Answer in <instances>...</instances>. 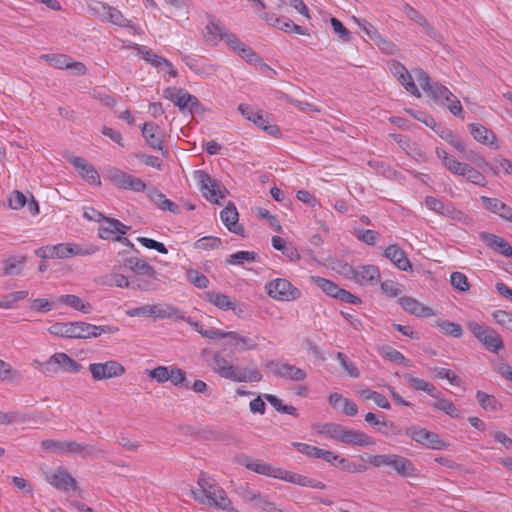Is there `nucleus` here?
Masks as SVG:
<instances>
[{"label": "nucleus", "mask_w": 512, "mask_h": 512, "mask_svg": "<svg viewBox=\"0 0 512 512\" xmlns=\"http://www.w3.org/2000/svg\"><path fill=\"white\" fill-rule=\"evenodd\" d=\"M310 280L313 284L319 287L326 295L335 299L337 298L341 288L336 283L320 276H311Z\"/></svg>", "instance_id": "58836bf2"}, {"label": "nucleus", "mask_w": 512, "mask_h": 512, "mask_svg": "<svg viewBox=\"0 0 512 512\" xmlns=\"http://www.w3.org/2000/svg\"><path fill=\"white\" fill-rule=\"evenodd\" d=\"M428 430L418 425H411L405 429V434L410 437L413 441L423 445Z\"/></svg>", "instance_id": "338daca9"}, {"label": "nucleus", "mask_w": 512, "mask_h": 512, "mask_svg": "<svg viewBox=\"0 0 512 512\" xmlns=\"http://www.w3.org/2000/svg\"><path fill=\"white\" fill-rule=\"evenodd\" d=\"M105 22H110V23L120 26V27L134 28L132 21L126 19L123 16V14L114 7H111L108 17Z\"/></svg>", "instance_id": "bf43d9fd"}, {"label": "nucleus", "mask_w": 512, "mask_h": 512, "mask_svg": "<svg viewBox=\"0 0 512 512\" xmlns=\"http://www.w3.org/2000/svg\"><path fill=\"white\" fill-rule=\"evenodd\" d=\"M37 415L30 412L10 411L7 412V425L15 423H27L32 420H36Z\"/></svg>", "instance_id": "13d9d810"}, {"label": "nucleus", "mask_w": 512, "mask_h": 512, "mask_svg": "<svg viewBox=\"0 0 512 512\" xmlns=\"http://www.w3.org/2000/svg\"><path fill=\"white\" fill-rule=\"evenodd\" d=\"M182 60L191 71L202 77H208L217 70L216 65L207 62L204 58L182 55Z\"/></svg>", "instance_id": "6ab92c4d"}, {"label": "nucleus", "mask_w": 512, "mask_h": 512, "mask_svg": "<svg viewBox=\"0 0 512 512\" xmlns=\"http://www.w3.org/2000/svg\"><path fill=\"white\" fill-rule=\"evenodd\" d=\"M480 240L491 250L512 258V246L502 237L492 233H480Z\"/></svg>", "instance_id": "dca6fc26"}, {"label": "nucleus", "mask_w": 512, "mask_h": 512, "mask_svg": "<svg viewBox=\"0 0 512 512\" xmlns=\"http://www.w3.org/2000/svg\"><path fill=\"white\" fill-rule=\"evenodd\" d=\"M404 379L415 390L424 391L433 398H438L439 391L430 382L414 377L412 374H405Z\"/></svg>", "instance_id": "c756f323"}, {"label": "nucleus", "mask_w": 512, "mask_h": 512, "mask_svg": "<svg viewBox=\"0 0 512 512\" xmlns=\"http://www.w3.org/2000/svg\"><path fill=\"white\" fill-rule=\"evenodd\" d=\"M39 58L57 69H66L70 56L65 54H42Z\"/></svg>", "instance_id": "5fc2aeb1"}, {"label": "nucleus", "mask_w": 512, "mask_h": 512, "mask_svg": "<svg viewBox=\"0 0 512 512\" xmlns=\"http://www.w3.org/2000/svg\"><path fill=\"white\" fill-rule=\"evenodd\" d=\"M238 110L247 120L253 122L257 127L261 128L269 135H280L278 126L269 124L267 116H265L261 111H255L253 107L246 104H240L238 106Z\"/></svg>", "instance_id": "9b49d317"}, {"label": "nucleus", "mask_w": 512, "mask_h": 512, "mask_svg": "<svg viewBox=\"0 0 512 512\" xmlns=\"http://www.w3.org/2000/svg\"><path fill=\"white\" fill-rule=\"evenodd\" d=\"M469 182L484 187L487 184L486 178L482 172L469 166L467 164L464 173L462 174Z\"/></svg>", "instance_id": "680f3d73"}, {"label": "nucleus", "mask_w": 512, "mask_h": 512, "mask_svg": "<svg viewBox=\"0 0 512 512\" xmlns=\"http://www.w3.org/2000/svg\"><path fill=\"white\" fill-rule=\"evenodd\" d=\"M47 481L55 488L65 492L77 488L76 480L64 468H59L54 473L47 475Z\"/></svg>", "instance_id": "a211bd4d"}, {"label": "nucleus", "mask_w": 512, "mask_h": 512, "mask_svg": "<svg viewBox=\"0 0 512 512\" xmlns=\"http://www.w3.org/2000/svg\"><path fill=\"white\" fill-rule=\"evenodd\" d=\"M205 498H207V503L210 506L222 510L227 508L228 504L231 502L225 490L219 485H214V490L211 492V494H206Z\"/></svg>", "instance_id": "2f4dec72"}, {"label": "nucleus", "mask_w": 512, "mask_h": 512, "mask_svg": "<svg viewBox=\"0 0 512 512\" xmlns=\"http://www.w3.org/2000/svg\"><path fill=\"white\" fill-rule=\"evenodd\" d=\"M148 376L155 379L158 383H164L171 378V368L166 366H157L152 370H147Z\"/></svg>", "instance_id": "0e129e2a"}, {"label": "nucleus", "mask_w": 512, "mask_h": 512, "mask_svg": "<svg viewBox=\"0 0 512 512\" xmlns=\"http://www.w3.org/2000/svg\"><path fill=\"white\" fill-rule=\"evenodd\" d=\"M476 399L484 410L497 411L499 408V402L497 399L483 391L479 390L476 392Z\"/></svg>", "instance_id": "864d4df0"}, {"label": "nucleus", "mask_w": 512, "mask_h": 512, "mask_svg": "<svg viewBox=\"0 0 512 512\" xmlns=\"http://www.w3.org/2000/svg\"><path fill=\"white\" fill-rule=\"evenodd\" d=\"M66 243H60L52 246H42L35 250V254L43 259L48 258H65Z\"/></svg>", "instance_id": "e433bc0d"}, {"label": "nucleus", "mask_w": 512, "mask_h": 512, "mask_svg": "<svg viewBox=\"0 0 512 512\" xmlns=\"http://www.w3.org/2000/svg\"><path fill=\"white\" fill-rule=\"evenodd\" d=\"M264 398L274 407L277 412L297 416V410L294 406L286 405L275 395L264 394Z\"/></svg>", "instance_id": "de8ad7c7"}, {"label": "nucleus", "mask_w": 512, "mask_h": 512, "mask_svg": "<svg viewBox=\"0 0 512 512\" xmlns=\"http://www.w3.org/2000/svg\"><path fill=\"white\" fill-rule=\"evenodd\" d=\"M346 429L347 428L341 424L326 423L323 425L320 433L325 435L328 438H331L333 440H336V441L342 443Z\"/></svg>", "instance_id": "c03bdc74"}, {"label": "nucleus", "mask_w": 512, "mask_h": 512, "mask_svg": "<svg viewBox=\"0 0 512 512\" xmlns=\"http://www.w3.org/2000/svg\"><path fill=\"white\" fill-rule=\"evenodd\" d=\"M214 371L222 378L233 382H259L262 374L256 368H238L230 364L221 353L217 352L213 358Z\"/></svg>", "instance_id": "f03ea898"}, {"label": "nucleus", "mask_w": 512, "mask_h": 512, "mask_svg": "<svg viewBox=\"0 0 512 512\" xmlns=\"http://www.w3.org/2000/svg\"><path fill=\"white\" fill-rule=\"evenodd\" d=\"M119 330L118 327L112 325H93L90 323L75 322H56L48 328V332L70 339H90L96 338L101 334H114Z\"/></svg>", "instance_id": "f257e3e1"}, {"label": "nucleus", "mask_w": 512, "mask_h": 512, "mask_svg": "<svg viewBox=\"0 0 512 512\" xmlns=\"http://www.w3.org/2000/svg\"><path fill=\"white\" fill-rule=\"evenodd\" d=\"M435 399L437 401L432 404V407L434 409L443 411L445 414H447L453 419H459L461 417V412L459 411V409L451 401L443 398L440 392L438 398Z\"/></svg>", "instance_id": "79ce46f5"}, {"label": "nucleus", "mask_w": 512, "mask_h": 512, "mask_svg": "<svg viewBox=\"0 0 512 512\" xmlns=\"http://www.w3.org/2000/svg\"><path fill=\"white\" fill-rule=\"evenodd\" d=\"M57 302L70 306L71 308L88 314L92 311V306L88 302H84L80 297L72 294L61 295L57 298Z\"/></svg>", "instance_id": "72a5a7b5"}, {"label": "nucleus", "mask_w": 512, "mask_h": 512, "mask_svg": "<svg viewBox=\"0 0 512 512\" xmlns=\"http://www.w3.org/2000/svg\"><path fill=\"white\" fill-rule=\"evenodd\" d=\"M351 446L368 447L376 444V440L360 430L346 429L343 442Z\"/></svg>", "instance_id": "b1692460"}, {"label": "nucleus", "mask_w": 512, "mask_h": 512, "mask_svg": "<svg viewBox=\"0 0 512 512\" xmlns=\"http://www.w3.org/2000/svg\"><path fill=\"white\" fill-rule=\"evenodd\" d=\"M384 256L389 259L399 270L411 272L412 264L404 250L397 244L389 245L384 249Z\"/></svg>", "instance_id": "f3484780"}, {"label": "nucleus", "mask_w": 512, "mask_h": 512, "mask_svg": "<svg viewBox=\"0 0 512 512\" xmlns=\"http://www.w3.org/2000/svg\"><path fill=\"white\" fill-rule=\"evenodd\" d=\"M396 68L401 70V73L398 76V81L400 82V84L410 94H412V95H414L416 97H420L421 94H420V92H419V90H418V88H417V86H416V84L414 82V79L412 78V76L410 75L408 70L401 63H397Z\"/></svg>", "instance_id": "ea45409f"}, {"label": "nucleus", "mask_w": 512, "mask_h": 512, "mask_svg": "<svg viewBox=\"0 0 512 512\" xmlns=\"http://www.w3.org/2000/svg\"><path fill=\"white\" fill-rule=\"evenodd\" d=\"M361 460L368 462L373 467L388 466L402 477H415L417 469L413 462L397 454H379L360 456Z\"/></svg>", "instance_id": "7ed1b4c3"}, {"label": "nucleus", "mask_w": 512, "mask_h": 512, "mask_svg": "<svg viewBox=\"0 0 512 512\" xmlns=\"http://www.w3.org/2000/svg\"><path fill=\"white\" fill-rule=\"evenodd\" d=\"M222 241L216 236H204L194 242L193 246L197 250H214L220 248Z\"/></svg>", "instance_id": "603ef678"}, {"label": "nucleus", "mask_w": 512, "mask_h": 512, "mask_svg": "<svg viewBox=\"0 0 512 512\" xmlns=\"http://www.w3.org/2000/svg\"><path fill=\"white\" fill-rule=\"evenodd\" d=\"M124 265L138 274L147 275L153 280H157L155 268L144 259L130 257L124 260Z\"/></svg>", "instance_id": "bb28decb"}, {"label": "nucleus", "mask_w": 512, "mask_h": 512, "mask_svg": "<svg viewBox=\"0 0 512 512\" xmlns=\"http://www.w3.org/2000/svg\"><path fill=\"white\" fill-rule=\"evenodd\" d=\"M465 158L475 164L483 172L496 171L498 168L492 166V164L486 161L481 154L473 150H469L466 153Z\"/></svg>", "instance_id": "09e8293b"}, {"label": "nucleus", "mask_w": 512, "mask_h": 512, "mask_svg": "<svg viewBox=\"0 0 512 512\" xmlns=\"http://www.w3.org/2000/svg\"><path fill=\"white\" fill-rule=\"evenodd\" d=\"M88 370L95 381L120 377L125 373L124 366L115 360H109L105 363H91Z\"/></svg>", "instance_id": "9d476101"}, {"label": "nucleus", "mask_w": 512, "mask_h": 512, "mask_svg": "<svg viewBox=\"0 0 512 512\" xmlns=\"http://www.w3.org/2000/svg\"><path fill=\"white\" fill-rule=\"evenodd\" d=\"M434 372V376L440 379H446L453 386H460L461 379L453 373L451 370L446 368L434 367L431 369Z\"/></svg>", "instance_id": "e2e57ef3"}, {"label": "nucleus", "mask_w": 512, "mask_h": 512, "mask_svg": "<svg viewBox=\"0 0 512 512\" xmlns=\"http://www.w3.org/2000/svg\"><path fill=\"white\" fill-rule=\"evenodd\" d=\"M434 327H436L442 334L454 338H460L463 335L462 326L456 322L438 319L435 321Z\"/></svg>", "instance_id": "4c0bfd02"}, {"label": "nucleus", "mask_w": 512, "mask_h": 512, "mask_svg": "<svg viewBox=\"0 0 512 512\" xmlns=\"http://www.w3.org/2000/svg\"><path fill=\"white\" fill-rule=\"evenodd\" d=\"M186 277L190 283L199 289H206L209 286V279L196 269H188Z\"/></svg>", "instance_id": "6e6d98bb"}, {"label": "nucleus", "mask_w": 512, "mask_h": 512, "mask_svg": "<svg viewBox=\"0 0 512 512\" xmlns=\"http://www.w3.org/2000/svg\"><path fill=\"white\" fill-rule=\"evenodd\" d=\"M355 282L364 285L370 283L375 285L380 282V271L376 265L360 266L356 270Z\"/></svg>", "instance_id": "393cba45"}, {"label": "nucleus", "mask_w": 512, "mask_h": 512, "mask_svg": "<svg viewBox=\"0 0 512 512\" xmlns=\"http://www.w3.org/2000/svg\"><path fill=\"white\" fill-rule=\"evenodd\" d=\"M354 235L358 240L370 246L376 245L380 238L379 232L370 229H357Z\"/></svg>", "instance_id": "4d7b16f0"}, {"label": "nucleus", "mask_w": 512, "mask_h": 512, "mask_svg": "<svg viewBox=\"0 0 512 512\" xmlns=\"http://www.w3.org/2000/svg\"><path fill=\"white\" fill-rule=\"evenodd\" d=\"M240 463L245 466L247 469L261 474L265 476H270L274 478L281 477V468L273 467L270 464L260 463L252 460L251 458L245 456Z\"/></svg>", "instance_id": "5701e85b"}, {"label": "nucleus", "mask_w": 512, "mask_h": 512, "mask_svg": "<svg viewBox=\"0 0 512 512\" xmlns=\"http://www.w3.org/2000/svg\"><path fill=\"white\" fill-rule=\"evenodd\" d=\"M292 446L300 453L310 458L322 459L326 462H332L335 459V453L329 450H324L316 446L302 443L293 442Z\"/></svg>", "instance_id": "412c9836"}, {"label": "nucleus", "mask_w": 512, "mask_h": 512, "mask_svg": "<svg viewBox=\"0 0 512 512\" xmlns=\"http://www.w3.org/2000/svg\"><path fill=\"white\" fill-rule=\"evenodd\" d=\"M25 263V257H21L20 259H16L14 257L9 258L4 261V275L7 276H16L22 273L23 267Z\"/></svg>", "instance_id": "3c124183"}, {"label": "nucleus", "mask_w": 512, "mask_h": 512, "mask_svg": "<svg viewBox=\"0 0 512 512\" xmlns=\"http://www.w3.org/2000/svg\"><path fill=\"white\" fill-rule=\"evenodd\" d=\"M467 326L474 337L477 338L488 351L498 353L499 350L503 349V340L494 329L474 321L468 322Z\"/></svg>", "instance_id": "39448f33"}, {"label": "nucleus", "mask_w": 512, "mask_h": 512, "mask_svg": "<svg viewBox=\"0 0 512 512\" xmlns=\"http://www.w3.org/2000/svg\"><path fill=\"white\" fill-rule=\"evenodd\" d=\"M70 164L77 170L79 175L89 184L100 185V175L93 165L83 157L72 156L69 159Z\"/></svg>", "instance_id": "4468645a"}, {"label": "nucleus", "mask_w": 512, "mask_h": 512, "mask_svg": "<svg viewBox=\"0 0 512 512\" xmlns=\"http://www.w3.org/2000/svg\"><path fill=\"white\" fill-rule=\"evenodd\" d=\"M263 18L267 22L271 23L272 26L277 27L278 29H280V30H282L284 32L296 33V34H299V35H306V36L310 35L308 30L305 27L300 26L298 24H295L289 18H286V17H282V18L273 17V16H269L268 14H265L263 16Z\"/></svg>", "instance_id": "4be33fe9"}, {"label": "nucleus", "mask_w": 512, "mask_h": 512, "mask_svg": "<svg viewBox=\"0 0 512 512\" xmlns=\"http://www.w3.org/2000/svg\"><path fill=\"white\" fill-rule=\"evenodd\" d=\"M136 50L138 55H140L147 63L156 68H160L161 66H170L169 60L157 55L155 52H153V50L146 46L137 45Z\"/></svg>", "instance_id": "473e14b6"}, {"label": "nucleus", "mask_w": 512, "mask_h": 512, "mask_svg": "<svg viewBox=\"0 0 512 512\" xmlns=\"http://www.w3.org/2000/svg\"><path fill=\"white\" fill-rule=\"evenodd\" d=\"M42 372H64L79 373L83 366L63 352L53 354L47 361L39 363Z\"/></svg>", "instance_id": "0eeeda50"}, {"label": "nucleus", "mask_w": 512, "mask_h": 512, "mask_svg": "<svg viewBox=\"0 0 512 512\" xmlns=\"http://www.w3.org/2000/svg\"><path fill=\"white\" fill-rule=\"evenodd\" d=\"M267 294L279 301H293L301 296V291L284 278H277L268 282L265 286Z\"/></svg>", "instance_id": "423d86ee"}, {"label": "nucleus", "mask_w": 512, "mask_h": 512, "mask_svg": "<svg viewBox=\"0 0 512 512\" xmlns=\"http://www.w3.org/2000/svg\"><path fill=\"white\" fill-rule=\"evenodd\" d=\"M469 127L470 133L476 141L484 145H495L496 136L491 130L479 123H472L469 125Z\"/></svg>", "instance_id": "cd10ccee"}, {"label": "nucleus", "mask_w": 512, "mask_h": 512, "mask_svg": "<svg viewBox=\"0 0 512 512\" xmlns=\"http://www.w3.org/2000/svg\"><path fill=\"white\" fill-rule=\"evenodd\" d=\"M227 339H229L228 344L238 347L242 351L246 350H254L257 348V343L254 339L239 334L235 331L227 332Z\"/></svg>", "instance_id": "7c9ffc66"}, {"label": "nucleus", "mask_w": 512, "mask_h": 512, "mask_svg": "<svg viewBox=\"0 0 512 512\" xmlns=\"http://www.w3.org/2000/svg\"><path fill=\"white\" fill-rule=\"evenodd\" d=\"M220 218L225 227L232 233L245 236L244 227L238 223L239 214L232 202H229L227 206L221 211Z\"/></svg>", "instance_id": "2eb2a0df"}, {"label": "nucleus", "mask_w": 512, "mask_h": 512, "mask_svg": "<svg viewBox=\"0 0 512 512\" xmlns=\"http://www.w3.org/2000/svg\"><path fill=\"white\" fill-rule=\"evenodd\" d=\"M423 445L435 450H442L448 446V444L443 441L437 433L431 431H428Z\"/></svg>", "instance_id": "69168bd1"}, {"label": "nucleus", "mask_w": 512, "mask_h": 512, "mask_svg": "<svg viewBox=\"0 0 512 512\" xmlns=\"http://www.w3.org/2000/svg\"><path fill=\"white\" fill-rule=\"evenodd\" d=\"M480 200L485 209H487L488 211H490L492 213L499 215L503 219L507 216V213L509 212V210L511 208L497 198L482 196L480 198Z\"/></svg>", "instance_id": "f704fd0d"}, {"label": "nucleus", "mask_w": 512, "mask_h": 512, "mask_svg": "<svg viewBox=\"0 0 512 512\" xmlns=\"http://www.w3.org/2000/svg\"><path fill=\"white\" fill-rule=\"evenodd\" d=\"M96 452V448L93 445L78 443L76 441L65 442V453L67 454H79L83 458L92 456Z\"/></svg>", "instance_id": "37998d69"}, {"label": "nucleus", "mask_w": 512, "mask_h": 512, "mask_svg": "<svg viewBox=\"0 0 512 512\" xmlns=\"http://www.w3.org/2000/svg\"><path fill=\"white\" fill-rule=\"evenodd\" d=\"M203 299L223 311L235 310L236 308V301L223 293L207 291L203 294Z\"/></svg>", "instance_id": "a878e982"}, {"label": "nucleus", "mask_w": 512, "mask_h": 512, "mask_svg": "<svg viewBox=\"0 0 512 512\" xmlns=\"http://www.w3.org/2000/svg\"><path fill=\"white\" fill-rule=\"evenodd\" d=\"M281 477H278V479L285 480L289 483L297 484L302 487H308L310 483V477L300 475L294 472L286 471L281 469Z\"/></svg>", "instance_id": "052dcab7"}, {"label": "nucleus", "mask_w": 512, "mask_h": 512, "mask_svg": "<svg viewBox=\"0 0 512 512\" xmlns=\"http://www.w3.org/2000/svg\"><path fill=\"white\" fill-rule=\"evenodd\" d=\"M109 177L110 180L121 189L143 192L148 188L145 182L140 178L127 174L119 169L111 170Z\"/></svg>", "instance_id": "f8f14e48"}, {"label": "nucleus", "mask_w": 512, "mask_h": 512, "mask_svg": "<svg viewBox=\"0 0 512 512\" xmlns=\"http://www.w3.org/2000/svg\"><path fill=\"white\" fill-rule=\"evenodd\" d=\"M365 421L371 426H377L378 430L386 436L401 434V429H399L393 422L385 420L380 421L372 412H368L365 415Z\"/></svg>", "instance_id": "c85d7f7f"}, {"label": "nucleus", "mask_w": 512, "mask_h": 512, "mask_svg": "<svg viewBox=\"0 0 512 512\" xmlns=\"http://www.w3.org/2000/svg\"><path fill=\"white\" fill-rule=\"evenodd\" d=\"M426 93L435 104L446 106L454 116L463 118V109L460 101L446 86L435 82L431 87H428Z\"/></svg>", "instance_id": "20e7f679"}, {"label": "nucleus", "mask_w": 512, "mask_h": 512, "mask_svg": "<svg viewBox=\"0 0 512 512\" xmlns=\"http://www.w3.org/2000/svg\"><path fill=\"white\" fill-rule=\"evenodd\" d=\"M98 251V247L92 244L66 243L65 258L71 256H87Z\"/></svg>", "instance_id": "c9c22d12"}, {"label": "nucleus", "mask_w": 512, "mask_h": 512, "mask_svg": "<svg viewBox=\"0 0 512 512\" xmlns=\"http://www.w3.org/2000/svg\"><path fill=\"white\" fill-rule=\"evenodd\" d=\"M265 366L274 376L279 378L289 379L296 382L304 381L307 378L305 370L286 362L283 363L278 360H270Z\"/></svg>", "instance_id": "1a4fd4ad"}, {"label": "nucleus", "mask_w": 512, "mask_h": 512, "mask_svg": "<svg viewBox=\"0 0 512 512\" xmlns=\"http://www.w3.org/2000/svg\"><path fill=\"white\" fill-rule=\"evenodd\" d=\"M150 317L165 319V318H178V309L168 304H155L150 305Z\"/></svg>", "instance_id": "a19ab883"}, {"label": "nucleus", "mask_w": 512, "mask_h": 512, "mask_svg": "<svg viewBox=\"0 0 512 512\" xmlns=\"http://www.w3.org/2000/svg\"><path fill=\"white\" fill-rule=\"evenodd\" d=\"M141 130L147 144L152 149L161 151L164 156L168 154V151L165 150L163 145L164 134L157 124L153 122H145L141 127Z\"/></svg>", "instance_id": "ddd939ff"}, {"label": "nucleus", "mask_w": 512, "mask_h": 512, "mask_svg": "<svg viewBox=\"0 0 512 512\" xmlns=\"http://www.w3.org/2000/svg\"><path fill=\"white\" fill-rule=\"evenodd\" d=\"M259 258L254 251H237L226 259V263L230 265H242L244 261L255 262Z\"/></svg>", "instance_id": "49530a36"}, {"label": "nucleus", "mask_w": 512, "mask_h": 512, "mask_svg": "<svg viewBox=\"0 0 512 512\" xmlns=\"http://www.w3.org/2000/svg\"><path fill=\"white\" fill-rule=\"evenodd\" d=\"M450 282L455 289L461 292L468 291L470 288L466 275L461 272L451 273Z\"/></svg>", "instance_id": "774afa93"}, {"label": "nucleus", "mask_w": 512, "mask_h": 512, "mask_svg": "<svg viewBox=\"0 0 512 512\" xmlns=\"http://www.w3.org/2000/svg\"><path fill=\"white\" fill-rule=\"evenodd\" d=\"M194 178L197 181L202 195L211 203L220 204L219 198H224L225 195L220 190V182L213 179L207 172L197 170L194 172Z\"/></svg>", "instance_id": "6e6552de"}, {"label": "nucleus", "mask_w": 512, "mask_h": 512, "mask_svg": "<svg viewBox=\"0 0 512 512\" xmlns=\"http://www.w3.org/2000/svg\"><path fill=\"white\" fill-rule=\"evenodd\" d=\"M237 54L250 64L260 65L261 67L270 70V67L263 62L262 58L259 55H257L251 47L247 46L246 44L241 46Z\"/></svg>", "instance_id": "8fccbe9b"}, {"label": "nucleus", "mask_w": 512, "mask_h": 512, "mask_svg": "<svg viewBox=\"0 0 512 512\" xmlns=\"http://www.w3.org/2000/svg\"><path fill=\"white\" fill-rule=\"evenodd\" d=\"M399 304L406 312L417 317L427 318L435 315L432 308L425 306L417 299L410 296L401 297L399 299Z\"/></svg>", "instance_id": "aec40b11"}, {"label": "nucleus", "mask_w": 512, "mask_h": 512, "mask_svg": "<svg viewBox=\"0 0 512 512\" xmlns=\"http://www.w3.org/2000/svg\"><path fill=\"white\" fill-rule=\"evenodd\" d=\"M378 351L383 358L396 364L407 366V359L405 358V356L400 351L394 349L393 347L389 345H383L379 347Z\"/></svg>", "instance_id": "a18cd8bd"}]
</instances>
